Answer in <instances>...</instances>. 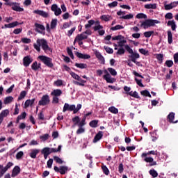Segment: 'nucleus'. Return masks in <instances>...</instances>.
<instances>
[{
  "label": "nucleus",
  "mask_w": 178,
  "mask_h": 178,
  "mask_svg": "<svg viewBox=\"0 0 178 178\" xmlns=\"http://www.w3.org/2000/svg\"><path fill=\"white\" fill-rule=\"evenodd\" d=\"M77 58H79L80 59H90L91 58V56L88 54H83L80 52H76V54Z\"/></svg>",
  "instance_id": "obj_26"
},
{
  "label": "nucleus",
  "mask_w": 178,
  "mask_h": 178,
  "mask_svg": "<svg viewBox=\"0 0 178 178\" xmlns=\"http://www.w3.org/2000/svg\"><path fill=\"white\" fill-rule=\"evenodd\" d=\"M32 62L33 59L31 56H26L23 58V65L25 67H29Z\"/></svg>",
  "instance_id": "obj_13"
},
{
  "label": "nucleus",
  "mask_w": 178,
  "mask_h": 178,
  "mask_svg": "<svg viewBox=\"0 0 178 178\" xmlns=\"http://www.w3.org/2000/svg\"><path fill=\"white\" fill-rule=\"evenodd\" d=\"M54 86L56 87H62V86H65V83H63V80L58 79L54 82Z\"/></svg>",
  "instance_id": "obj_33"
},
{
  "label": "nucleus",
  "mask_w": 178,
  "mask_h": 178,
  "mask_svg": "<svg viewBox=\"0 0 178 178\" xmlns=\"http://www.w3.org/2000/svg\"><path fill=\"white\" fill-rule=\"evenodd\" d=\"M26 116H27V113L26 112H23L22 114L17 116L16 119V123L17 124L20 122V120L26 119Z\"/></svg>",
  "instance_id": "obj_29"
},
{
  "label": "nucleus",
  "mask_w": 178,
  "mask_h": 178,
  "mask_svg": "<svg viewBox=\"0 0 178 178\" xmlns=\"http://www.w3.org/2000/svg\"><path fill=\"white\" fill-rule=\"evenodd\" d=\"M168 34V44H172L173 42V34L171 31H167Z\"/></svg>",
  "instance_id": "obj_31"
},
{
  "label": "nucleus",
  "mask_w": 178,
  "mask_h": 178,
  "mask_svg": "<svg viewBox=\"0 0 178 178\" xmlns=\"http://www.w3.org/2000/svg\"><path fill=\"white\" fill-rule=\"evenodd\" d=\"M102 169L106 176L109 175V169L108 168V167H106V165H102Z\"/></svg>",
  "instance_id": "obj_49"
},
{
  "label": "nucleus",
  "mask_w": 178,
  "mask_h": 178,
  "mask_svg": "<svg viewBox=\"0 0 178 178\" xmlns=\"http://www.w3.org/2000/svg\"><path fill=\"white\" fill-rule=\"evenodd\" d=\"M6 5L11 6L13 10H15V12H23L24 10L23 8H21L20 4L19 3L8 2L6 3Z\"/></svg>",
  "instance_id": "obj_8"
},
{
  "label": "nucleus",
  "mask_w": 178,
  "mask_h": 178,
  "mask_svg": "<svg viewBox=\"0 0 178 178\" xmlns=\"http://www.w3.org/2000/svg\"><path fill=\"white\" fill-rule=\"evenodd\" d=\"M108 72L111 74V76H118V72H116V70L112 68V67H108L107 69Z\"/></svg>",
  "instance_id": "obj_43"
},
{
  "label": "nucleus",
  "mask_w": 178,
  "mask_h": 178,
  "mask_svg": "<svg viewBox=\"0 0 178 178\" xmlns=\"http://www.w3.org/2000/svg\"><path fill=\"white\" fill-rule=\"evenodd\" d=\"M104 26L102 25H96L93 26L94 31H98L99 35L102 36L105 34V30L103 29Z\"/></svg>",
  "instance_id": "obj_14"
},
{
  "label": "nucleus",
  "mask_w": 178,
  "mask_h": 178,
  "mask_svg": "<svg viewBox=\"0 0 178 178\" xmlns=\"http://www.w3.org/2000/svg\"><path fill=\"white\" fill-rule=\"evenodd\" d=\"M13 101V97L12 96L7 97L4 99L5 105H8V104H10Z\"/></svg>",
  "instance_id": "obj_47"
},
{
  "label": "nucleus",
  "mask_w": 178,
  "mask_h": 178,
  "mask_svg": "<svg viewBox=\"0 0 178 178\" xmlns=\"http://www.w3.org/2000/svg\"><path fill=\"white\" fill-rule=\"evenodd\" d=\"M95 56L99 60V63H101V65H105V58H104V56L102 55L99 51L95 52Z\"/></svg>",
  "instance_id": "obj_21"
},
{
  "label": "nucleus",
  "mask_w": 178,
  "mask_h": 178,
  "mask_svg": "<svg viewBox=\"0 0 178 178\" xmlns=\"http://www.w3.org/2000/svg\"><path fill=\"white\" fill-rule=\"evenodd\" d=\"M108 111L111 113H114V115H116V114L119 113V110L118 108H116V107H115V106L109 107Z\"/></svg>",
  "instance_id": "obj_38"
},
{
  "label": "nucleus",
  "mask_w": 178,
  "mask_h": 178,
  "mask_svg": "<svg viewBox=\"0 0 178 178\" xmlns=\"http://www.w3.org/2000/svg\"><path fill=\"white\" fill-rule=\"evenodd\" d=\"M31 69H32V70H34L35 72H37V70H38V63L37 61H35L31 65Z\"/></svg>",
  "instance_id": "obj_51"
},
{
  "label": "nucleus",
  "mask_w": 178,
  "mask_h": 178,
  "mask_svg": "<svg viewBox=\"0 0 178 178\" xmlns=\"http://www.w3.org/2000/svg\"><path fill=\"white\" fill-rule=\"evenodd\" d=\"M124 48L127 52H129L131 55L129 56V58H130L131 62L137 60V59H139L140 54L137 52H134L133 50L130 48V46L129 44H127L124 46Z\"/></svg>",
  "instance_id": "obj_7"
},
{
  "label": "nucleus",
  "mask_w": 178,
  "mask_h": 178,
  "mask_svg": "<svg viewBox=\"0 0 178 178\" xmlns=\"http://www.w3.org/2000/svg\"><path fill=\"white\" fill-rule=\"evenodd\" d=\"M167 119L170 123H177L178 120H175V113L172 112L168 115Z\"/></svg>",
  "instance_id": "obj_25"
},
{
  "label": "nucleus",
  "mask_w": 178,
  "mask_h": 178,
  "mask_svg": "<svg viewBox=\"0 0 178 178\" xmlns=\"http://www.w3.org/2000/svg\"><path fill=\"white\" fill-rule=\"evenodd\" d=\"M89 126H90V127H92L93 129H95V127H97V126H98V120H92L89 123Z\"/></svg>",
  "instance_id": "obj_45"
},
{
  "label": "nucleus",
  "mask_w": 178,
  "mask_h": 178,
  "mask_svg": "<svg viewBox=\"0 0 178 178\" xmlns=\"http://www.w3.org/2000/svg\"><path fill=\"white\" fill-rule=\"evenodd\" d=\"M102 137H104V132L102 131H99L94 137L92 143L95 144L96 143H98L99 140L102 139Z\"/></svg>",
  "instance_id": "obj_17"
},
{
  "label": "nucleus",
  "mask_w": 178,
  "mask_h": 178,
  "mask_svg": "<svg viewBox=\"0 0 178 178\" xmlns=\"http://www.w3.org/2000/svg\"><path fill=\"white\" fill-rule=\"evenodd\" d=\"M149 173L153 178L158 177V172H156V170L154 169L150 170Z\"/></svg>",
  "instance_id": "obj_44"
},
{
  "label": "nucleus",
  "mask_w": 178,
  "mask_h": 178,
  "mask_svg": "<svg viewBox=\"0 0 178 178\" xmlns=\"http://www.w3.org/2000/svg\"><path fill=\"white\" fill-rule=\"evenodd\" d=\"M149 155H158V151H149L147 152L143 153L140 156L144 162H146V163H149L148 166H156V161H154V158L149 156Z\"/></svg>",
  "instance_id": "obj_2"
},
{
  "label": "nucleus",
  "mask_w": 178,
  "mask_h": 178,
  "mask_svg": "<svg viewBox=\"0 0 178 178\" xmlns=\"http://www.w3.org/2000/svg\"><path fill=\"white\" fill-rule=\"evenodd\" d=\"M136 19H147V15L144 13H138L136 15Z\"/></svg>",
  "instance_id": "obj_60"
},
{
  "label": "nucleus",
  "mask_w": 178,
  "mask_h": 178,
  "mask_svg": "<svg viewBox=\"0 0 178 178\" xmlns=\"http://www.w3.org/2000/svg\"><path fill=\"white\" fill-rule=\"evenodd\" d=\"M41 154L50 155V154H51V147H44L41 151Z\"/></svg>",
  "instance_id": "obj_36"
},
{
  "label": "nucleus",
  "mask_w": 178,
  "mask_h": 178,
  "mask_svg": "<svg viewBox=\"0 0 178 178\" xmlns=\"http://www.w3.org/2000/svg\"><path fill=\"white\" fill-rule=\"evenodd\" d=\"M167 26H170L171 27L172 31H175L176 28L177 27L176 26V22H175V20L168 21L167 23Z\"/></svg>",
  "instance_id": "obj_28"
},
{
  "label": "nucleus",
  "mask_w": 178,
  "mask_h": 178,
  "mask_svg": "<svg viewBox=\"0 0 178 178\" xmlns=\"http://www.w3.org/2000/svg\"><path fill=\"white\" fill-rule=\"evenodd\" d=\"M40 154L39 149H32L29 154V156L32 158V159H35L37 158V154Z\"/></svg>",
  "instance_id": "obj_22"
},
{
  "label": "nucleus",
  "mask_w": 178,
  "mask_h": 178,
  "mask_svg": "<svg viewBox=\"0 0 178 178\" xmlns=\"http://www.w3.org/2000/svg\"><path fill=\"white\" fill-rule=\"evenodd\" d=\"M156 58L159 60V62H160V63H162V62L163 61V54H156Z\"/></svg>",
  "instance_id": "obj_56"
},
{
  "label": "nucleus",
  "mask_w": 178,
  "mask_h": 178,
  "mask_svg": "<svg viewBox=\"0 0 178 178\" xmlns=\"http://www.w3.org/2000/svg\"><path fill=\"white\" fill-rule=\"evenodd\" d=\"M51 102V99H49V95H44L42 97L41 99L38 102V105L40 106H45V105H49Z\"/></svg>",
  "instance_id": "obj_9"
},
{
  "label": "nucleus",
  "mask_w": 178,
  "mask_h": 178,
  "mask_svg": "<svg viewBox=\"0 0 178 178\" xmlns=\"http://www.w3.org/2000/svg\"><path fill=\"white\" fill-rule=\"evenodd\" d=\"M127 42V41H126V40H120V42H118V47L120 48H123V47H124V44H126Z\"/></svg>",
  "instance_id": "obj_63"
},
{
  "label": "nucleus",
  "mask_w": 178,
  "mask_h": 178,
  "mask_svg": "<svg viewBox=\"0 0 178 178\" xmlns=\"http://www.w3.org/2000/svg\"><path fill=\"white\" fill-rule=\"evenodd\" d=\"M100 19L104 22H109V20H112V16L104 15L100 17Z\"/></svg>",
  "instance_id": "obj_35"
},
{
  "label": "nucleus",
  "mask_w": 178,
  "mask_h": 178,
  "mask_svg": "<svg viewBox=\"0 0 178 178\" xmlns=\"http://www.w3.org/2000/svg\"><path fill=\"white\" fill-rule=\"evenodd\" d=\"M165 63L168 67H172V66H173V60H168Z\"/></svg>",
  "instance_id": "obj_64"
},
{
  "label": "nucleus",
  "mask_w": 178,
  "mask_h": 178,
  "mask_svg": "<svg viewBox=\"0 0 178 178\" xmlns=\"http://www.w3.org/2000/svg\"><path fill=\"white\" fill-rule=\"evenodd\" d=\"M67 54L69 55V56H70L71 59H74V56L73 55V51H72V49H70V48H69V47L67 48Z\"/></svg>",
  "instance_id": "obj_59"
},
{
  "label": "nucleus",
  "mask_w": 178,
  "mask_h": 178,
  "mask_svg": "<svg viewBox=\"0 0 178 178\" xmlns=\"http://www.w3.org/2000/svg\"><path fill=\"white\" fill-rule=\"evenodd\" d=\"M51 95H52V97H60V95H62V90H60V89H54L51 92Z\"/></svg>",
  "instance_id": "obj_24"
},
{
  "label": "nucleus",
  "mask_w": 178,
  "mask_h": 178,
  "mask_svg": "<svg viewBox=\"0 0 178 178\" xmlns=\"http://www.w3.org/2000/svg\"><path fill=\"white\" fill-rule=\"evenodd\" d=\"M12 166H13V163L8 162L7 163L6 166L3 167V170H4L5 172H8V170L10 169V168H12Z\"/></svg>",
  "instance_id": "obj_50"
},
{
  "label": "nucleus",
  "mask_w": 178,
  "mask_h": 178,
  "mask_svg": "<svg viewBox=\"0 0 178 178\" xmlns=\"http://www.w3.org/2000/svg\"><path fill=\"white\" fill-rule=\"evenodd\" d=\"M35 31L39 34H42V31H45V26L42 24L35 23Z\"/></svg>",
  "instance_id": "obj_15"
},
{
  "label": "nucleus",
  "mask_w": 178,
  "mask_h": 178,
  "mask_svg": "<svg viewBox=\"0 0 178 178\" xmlns=\"http://www.w3.org/2000/svg\"><path fill=\"white\" fill-rule=\"evenodd\" d=\"M38 59L45 65V66H47V67H50V69H52L54 67V63H52V58L46 56H39Z\"/></svg>",
  "instance_id": "obj_6"
},
{
  "label": "nucleus",
  "mask_w": 178,
  "mask_h": 178,
  "mask_svg": "<svg viewBox=\"0 0 178 178\" xmlns=\"http://www.w3.org/2000/svg\"><path fill=\"white\" fill-rule=\"evenodd\" d=\"M19 173H20V167L15 166L13 170L11 176L12 177H16Z\"/></svg>",
  "instance_id": "obj_27"
},
{
  "label": "nucleus",
  "mask_w": 178,
  "mask_h": 178,
  "mask_svg": "<svg viewBox=\"0 0 178 178\" xmlns=\"http://www.w3.org/2000/svg\"><path fill=\"white\" fill-rule=\"evenodd\" d=\"M159 23H161V21H159L158 19H147L142 22L140 27H143L145 30L149 29V27L155 26V24H159Z\"/></svg>",
  "instance_id": "obj_5"
},
{
  "label": "nucleus",
  "mask_w": 178,
  "mask_h": 178,
  "mask_svg": "<svg viewBox=\"0 0 178 178\" xmlns=\"http://www.w3.org/2000/svg\"><path fill=\"white\" fill-rule=\"evenodd\" d=\"M54 159L56 162V163H59L60 165H62V163H63V161L61 160V159L59 158L58 156H54Z\"/></svg>",
  "instance_id": "obj_55"
},
{
  "label": "nucleus",
  "mask_w": 178,
  "mask_h": 178,
  "mask_svg": "<svg viewBox=\"0 0 178 178\" xmlns=\"http://www.w3.org/2000/svg\"><path fill=\"white\" fill-rule=\"evenodd\" d=\"M95 24V21L94 19H90L88 22V24L85 25V29H90L91 26Z\"/></svg>",
  "instance_id": "obj_39"
},
{
  "label": "nucleus",
  "mask_w": 178,
  "mask_h": 178,
  "mask_svg": "<svg viewBox=\"0 0 178 178\" xmlns=\"http://www.w3.org/2000/svg\"><path fill=\"white\" fill-rule=\"evenodd\" d=\"M56 24H58V19H52L50 24V29H51V30H54V29L56 27Z\"/></svg>",
  "instance_id": "obj_37"
},
{
  "label": "nucleus",
  "mask_w": 178,
  "mask_h": 178,
  "mask_svg": "<svg viewBox=\"0 0 178 178\" xmlns=\"http://www.w3.org/2000/svg\"><path fill=\"white\" fill-rule=\"evenodd\" d=\"M54 170H55V172H59L60 175H65L66 172L69 170V168H67V166L62 165L59 168H58V166H54Z\"/></svg>",
  "instance_id": "obj_12"
},
{
  "label": "nucleus",
  "mask_w": 178,
  "mask_h": 178,
  "mask_svg": "<svg viewBox=\"0 0 178 178\" xmlns=\"http://www.w3.org/2000/svg\"><path fill=\"white\" fill-rule=\"evenodd\" d=\"M152 34H154L153 31H146L143 33L144 37H145L146 38H149V37H151V35H152Z\"/></svg>",
  "instance_id": "obj_54"
},
{
  "label": "nucleus",
  "mask_w": 178,
  "mask_h": 178,
  "mask_svg": "<svg viewBox=\"0 0 178 178\" xmlns=\"http://www.w3.org/2000/svg\"><path fill=\"white\" fill-rule=\"evenodd\" d=\"M70 76H72V78L74 79L73 81V84H75V86H80L81 87H84L86 83H87V81L83 80L80 76H79L77 74L70 72Z\"/></svg>",
  "instance_id": "obj_4"
},
{
  "label": "nucleus",
  "mask_w": 178,
  "mask_h": 178,
  "mask_svg": "<svg viewBox=\"0 0 178 178\" xmlns=\"http://www.w3.org/2000/svg\"><path fill=\"white\" fill-rule=\"evenodd\" d=\"M35 102V98H33L32 99H27L24 103L25 108H29V106H31Z\"/></svg>",
  "instance_id": "obj_30"
},
{
  "label": "nucleus",
  "mask_w": 178,
  "mask_h": 178,
  "mask_svg": "<svg viewBox=\"0 0 178 178\" xmlns=\"http://www.w3.org/2000/svg\"><path fill=\"white\" fill-rule=\"evenodd\" d=\"M140 94L142 95H144L145 97H149V98H151V94L149 93V91L145 90L140 92Z\"/></svg>",
  "instance_id": "obj_52"
},
{
  "label": "nucleus",
  "mask_w": 178,
  "mask_h": 178,
  "mask_svg": "<svg viewBox=\"0 0 178 178\" xmlns=\"http://www.w3.org/2000/svg\"><path fill=\"white\" fill-rule=\"evenodd\" d=\"M104 73L105 75L103 76V79H104L107 83H115V79H113L112 76H111V74L109 72H108V70H104Z\"/></svg>",
  "instance_id": "obj_11"
},
{
  "label": "nucleus",
  "mask_w": 178,
  "mask_h": 178,
  "mask_svg": "<svg viewBox=\"0 0 178 178\" xmlns=\"http://www.w3.org/2000/svg\"><path fill=\"white\" fill-rule=\"evenodd\" d=\"M145 9H156V3L145 5Z\"/></svg>",
  "instance_id": "obj_46"
},
{
  "label": "nucleus",
  "mask_w": 178,
  "mask_h": 178,
  "mask_svg": "<svg viewBox=\"0 0 178 178\" xmlns=\"http://www.w3.org/2000/svg\"><path fill=\"white\" fill-rule=\"evenodd\" d=\"M108 6L110 7L111 8H116V6H118V1H113L112 3H109L108 4Z\"/></svg>",
  "instance_id": "obj_62"
},
{
  "label": "nucleus",
  "mask_w": 178,
  "mask_h": 178,
  "mask_svg": "<svg viewBox=\"0 0 178 178\" xmlns=\"http://www.w3.org/2000/svg\"><path fill=\"white\" fill-rule=\"evenodd\" d=\"M33 13H35V15L42 16V17H48V16H49V14L48 13L42 10H33Z\"/></svg>",
  "instance_id": "obj_18"
},
{
  "label": "nucleus",
  "mask_w": 178,
  "mask_h": 178,
  "mask_svg": "<svg viewBox=\"0 0 178 178\" xmlns=\"http://www.w3.org/2000/svg\"><path fill=\"white\" fill-rule=\"evenodd\" d=\"M17 26H19V22L17 21H15L14 22H11L10 24H6L3 26H1L2 29H13L16 27Z\"/></svg>",
  "instance_id": "obj_19"
},
{
  "label": "nucleus",
  "mask_w": 178,
  "mask_h": 178,
  "mask_svg": "<svg viewBox=\"0 0 178 178\" xmlns=\"http://www.w3.org/2000/svg\"><path fill=\"white\" fill-rule=\"evenodd\" d=\"M26 95H27V92H26V90L22 91L18 97V101H22V99H24Z\"/></svg>",
  "instance_id": "obj_41"
},
{
  "label": "nucleus",
  "mask_w": 178,
  "mask_h": 178,
  "mask_svg": "<svg viewBox=\"0 0 178 178\" xmlns=\"http://www.w3.org/2000/svg\"><path fill=\"white\" fill-rule=\"evenodd\" d=\"M72 122L74 123L72 127H74L75 126H79V123H80V117L75 116L74 118H72Z\"/></svg>",
  "instance_id": "obj_34"
},
{
  "label": "nucleus",
  "mask_w": 178,
  "mask_h": 178,
  "mask_svg": "<svg viewBox=\"0 0 178 178\" xmlns=\"http://www.w3.org/2000/svg\"><path fill=\"white\" fill-rule=\"evenodd\" d=\"M76 67H78L79 69H87V64L85 63H75Z\"/></svg>",
  "instance_id": "obj_42"
},
{
  "label": "nucleus",
  "mask_w": 178,
  "mask_h": 178,
  "mask_svg": "<svg viewBox=\"0 0 178 178\" xmlns=\"http://www.w3.org/2000/svg\"><path fill=\"white\" fill-rule=\"evenodd\" d=\"M40 138L42 140V141H47V140H48V138H49V134H45L42 136H40Z\"/></svg>",
  "instance_id": "obj_57"
},
{
  "label": "nucleus",
  "mask_w": 178,
  "mask_h": 178,
  "mask_svg": "<svg viewBox=\"0 0 178 178\" xmlns=\"http://www.w3.org/2000/svg\"><path fill=\"white\" fill-rule=\"evenodd\" d=\"M118 44H115V51H118L116 52V55H124V53L126 52V50H124V48L120 47L119 49L117 47Z\"/></svg>",
  "instance_id": "obj_23"
},
{
  "label": "nucleus",
  "mask_w": 178,
  "mask_h": 178,
  "mask_svg": "<svg viewBox=\"0 0 178 178\" xmlns=\"http://www.w3.org/2000/svg\"><path fill=\"white\" fill-rule=\"evenodd\" d=\"M51 10L54 12L55 16H60V15H62V10L57 4H52L51 6Z\"/></svg>",
  "instance_id": "obj_10"
},
{
  "label": "nucleus",
  "mask_w": 178,
  "mask_h": 178,
  "mask_svg": "<svg viewBox=\"0 0 178 178\" xmlns=\"http://www.w3.org/2000/svg\"><path fill=\"white\" fill-rule=\"evenodd\" d=\"M79 129L76 131V134H83L86 131V128H84V125L78 124Z\"/></svg>",
  "instance_id": "obj_32"
},
{
  "label": "nucleus",
  "mask_w": 178,
  "mask_h": 178,
  "mask_svg": "<svg viewBox=\"0 0 178 178\" xmlns=\"http://www.w3.org/2000/svg\"><path fill=\"white\" fill-rule=\"evenodd\" d=\"M10 112L8 109L3 110L0 113V125L3 122V118H6L9 115Z\"/></svg>",
  "instance_id": "obj_20"
},
{
  "label": "nucleus",
  "mask_w": 178,
  "mask_h": 178,
  "mask_svg": "<svg viewBox=\"0 0 178 178\" xmlns=\"http://www.w3.org/2000/svg\"><path fill=\"white\" fill-rule=\"evenodd\" d=\"M81 107H82V105L80 104H77L76 107V105L74 104L70 105L67 103H65L63 108V112L65 113L69 111L70 112H73L74 115H75V113H77V112H79V111L81 109Z\"/></svg>",
  "instance_id": "obj_3"
},
{
  "label": "nucleus",
  "mask_w": 178,
  "mask_h": 178,
  "mask_svg": "<svg viewBox=\"0 0 178 178\" xmlns=\"http://www.w3.org/2000/svg\"><path fill=\"white\" fill-rule=\"evenodd\" d=\"M87 38H88V35H85L84 33L83 32L81 34H78L74 40V44L75 42H77V41H83V40H87Z\"/></svg>",
  "instance_id": "obj_16"
},
{
  "label": "nucleus",
  "mask_w": 178,
  "mask_h": 178,
  "mask_svg": "<svg viewBox=\"0 0 178 178\" xmlns=\"http://www.w3.org/2000/svg\"><path fill=\"white\" fill-rule=\"evenodd\" d=\"M22 42H23L24 44H30V42H31V39L30 38H22L21 39Z\"/></svg>",
  "instance_id": "obj_58"
},
{
  "label": "nucleus",
  "mask_w": 178,
  "mask_h": 178,
  "mask_svg": "<svg viewBox=\"0 0 178 178\" xmlns=\"http://www.w3.org/2000/svg\"><path fill=\"white\" fill-rule=\"evenodd\" d=\"M41 47L42 49H43L45 54H48V52H52V49L49 47L48 45V42L44 38L38 39L36 40V43L33 44V48L37 51V52H41Z\"/></svg>",
  "instance_id": "obj_1"
},
{
  "label": "nucleus",
  "mask_w": 178,
  "mask_h": 178,
  "mask_svg": "<svg viewBox=\"0 0 178 178\" xmlns=\"http://www.w3.org/2000/svg\"><path fill=\"white\" fill-rule=\"evenodd\" d=\"M124 26L122 25H116L115 26H113L111 28V31H116V30H123Z\"/></svg>",
  "instance_id": "obj_40"
},
{
  "label": "nucleus",
  "mask_w": 178,
  "mask_h": 178,
  "mask_svg": "<svg viewBox=\"0 0 178 178\" xmlns=\"http://www.w3.org/2000/svg\"><path fill=\"white\" fill-rule=\"evenodd\" d=\"M106 52H107V54H113V49L111 48V47H108L106 46L104 47Z\"/></svg>",
  "instance_id": "obj_61"
},
{
  "label": "nucleus",
  "mask_w": 178,
  "mask_h": 178,
  "mask_svg": "<svg viewBox=\"0 0 178 178\" xmlns=\"http://www.w3.org/2000/svg\"><path fill=\"white\" fill-rule=\"evenodd\" d=\"M24 155V153L23 152V151H20L17 153L15 158H16V159H17V161H20V159H22V158H23Z\"/></svg>",
  "instance_id": "obj_48"
},
{
  "label": "nucleus",
  "mask_w": 178,
  "mask_h": 178,
  "mask_svg": "<svg viewBox=\"0 0 178 178\" xmlns=\"http://www.w3.org/2000/svg\"><path fill=\"white\" fill-rule=\"evenodd\" d=\"M133 17H134V15H133V14H129V15L121 17L120 19H124L125 20H129L130 19H133Z\"/></svg>",
  "instance_id": "obj_53"
}]
</instances>
